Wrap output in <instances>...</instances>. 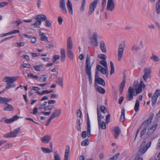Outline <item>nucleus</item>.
<instances>
[{
	"label": "nucleus",
	"instance_id": "obj_1",
	"mask_svg": "<svg viewBox=\"0 0 160 160\" xmlns=\"http://www.w3.org/2000/svg\"><path fill=\"white\" fill-rule=\"evenodd\" d=\"M145 86V84L142 82H140V86L137 88H135V90L132 89V88L130 87L129 88L127 92V98L128 101L131 100L133 98V96L137 95V94L141 93L142 90V87L143 86V88Z\"/></svg>",
	"mask_w": 160,
	"mask_h": 160
},
{
	"label": "nucleus",
	"instance_id": "obj_2",
	"mask_svg": "<svg viewBox=\"0 0 160 160\" xmlns=\"http://www.w3.org/2000/svg\"><path fill=\"white\" fill-rule=\"evenodd\" d=\"M17 79L18 77H16L6 76L4 77L3 79V81L6 82L7 84L5 90H7L15 87V85L13 82Z\"/></svg>",
	"mask_w": 160,
	"mask_h": 160
},
{
	"label": "nucleus",
	"instance_id": "obj_3",
	"mask_svg": "<svg viewBox=\"0 0 160 160\" xmlns=\"http://www.w3.org/2000/svg\"><path fill=\"white\" fill-rule=\"evenodd\" d=\"M98 121L99 129L104 130L106 128V122L103 121L104 118L103 116L98 109L97 110Z\"/></svg>",
	"mask_w": 160,
	"mask_h": 160
},
{
	"label": "nucleus",
	"instance_id": "obj_4",
	"mask_svg": "<svg viewBox=\"0 0 160 160\" xmlns=\"http://www.w3.org/2000/svg\"><path fill=\"white\" fill-rule=\"evenodd\" d=\"M35 19L37 20L36 22L31 24V26H33L34 28H39V26L42 24V21L46 20L48 18L47 16L44 15L38 14L36 16Z\"/></svg>",
	"mask_w": 160,
	"mask_h": 160
},
{
	"label": "nucleus",
	"instance_id": "obj_5",
	"mask_svg": "<svg viewBox=\"0 0 160 160\" xmlns=\"http://www.w3.org/2000/svg\"><path fill=\"white\" fill-rule=\"evenodd\" d=\"M99 62L103 67L100 65H97L96 67H97V69L103 74H106L108 70V67L106 60L100 61Z\"/></svg>",
	"mask_w": 160,
	"mask_h": 160
},
{
	"label": "nucleus",
	"instance_id": "obj_6",
	"mask_svg": "<svg viewBox=\"0 0 160 160\" xmlns=\"http://www.w3.org/2000/svg\"><path fill=\"white\" fill-rule=\"evenodd\" d=\"M146 143L145 141H143L139 147V151L138 154L139 156L142 155L146 152L147 149L150 147L152 142L150 141L145 145Z\"/></svg>",
	"mask_w": 160,
	"mask_h": 160
},
{
	"label": "nucleus",
	"instance_id": "obj_7",
	"mask_svg": "<svg viewBox=\"0 0 160 160\" xmlns=\"http://www.w3.org/2000/svg\"><path fill=\"white\" fill-rule=\"evenodd\" d=\"M125 47L126 42L125 41H123L120 44L118 49V60L119 61H120L122 58Z\"/></svg>",
	"mask_w": 160,
	"mask_h": 160
},
{
	"label": "nucleus",
	"instance_id": "obj_8",
	"mask_svg": "<svg viewBox=\"0 0 160 160\" xmlns=\"http://www.w3.org/2000/svg\"><path fill=\"white\" fill-rule=\"evenodd\" d=\"M94 62V61L91 63L90 57L88 54L87 55L85 66V71L86 74L91 73V68Z\"/></svg>",
	"mask_w": 160,
	"mask_h": 160
},
{
	"label": "nucleus",
	"instance_id": "obj_9",
	"mask_svg": "<svg viewBox=\"0 0 160 160\" xmlns=\"http://www.w3.org/2000/svg\"><path fill=\"white\" fill-rule=\"evenodd\" d=\"M20 130V128H18L12 131L4 134L3 137L4 138H12L16 137L18 134Z\"/></svg>",
	"mask_w": 160,
	"mask_h": 160
},
{
	"label": "nucleus",
	"instance_id": "obj_10",
	"mask_svg": "<svg viewBox=\"0 0 160 160\" xmlns=\"http://www.w3.org/2000/svg\"><path fill=\"white\" fill-rule=\"evenodd\" d=\"M98 34L97 33H94L93 36L90 39V43L91 45L94 47L98 46V43L97 41Z\"/></svg>",
	"mask_w": 160,
	"mask_h": 160
},
{
	"label": "nucleus",
	"instance_id": "obj_11",
	"mask_svg": "<svg viewBox=\"0 0 160 160\" xmlns=\"http://www.w3.org/2000/svg\"><path fill=\"white\" fill-rule=\"evenodd\" d=\"M98 0H95L91 2L89 6V10L88 13V15H91L96 8Z\"/></svg>",
	"mask_w": 160,
	"mask_h": 160
},
{
	"label": "nucleus",
	"instance_id": "obj_12",
	"mask_svg": "<svg viewBox=\"0 0 160 160\" xmlns=\"http://www.w3.org/2000/svg\"><path fill=\"white\" fill-rule=\"evenodd\" d=\"M59 7L63 13L65 14L67 13L65 0H60Z\"/></svg>",
	"mask_w": 160,
	"mask_h": 160
},
{
	"label": "nucleus",
	"instance_id": "obj_13",
	"mask_svg": "<svg viewBox=\"0 0 160 160\" xmlns=\"http://www.w3.org/2000/svg\"><path fill=\"white\" fill-rule=\"evenodd\" d=\"M66 5L68 12L71 15H72L73 13L72 5L70 0H68Z\"/></svg>",
	"mask_w": 160,
	"mask_h": 160
},
{
	"label": "nucleus",
	"instance_id": "obj_14",
	"mask_svg": "<svg viewBox=\"0 0 160 160\" xmlns=\"http://www.w3.org/2000/svg\"><path fill=\"white\" fill-rule=\"evenodd\" d=\"M114 8V4L113 0H108L107 9L112 11Z\"/></svg>",
	"mask_w": 160,
	"mask_h": 160
},
{
	"label": "nucleus",
	"instance_id": "obj_15",
	"mask_svg": "<svg viewBox=\"0 0 160 160\" xmlns=\"http://www.w3.org/2000/svg\"><path fill=\"white\" fill-rule=\"evenodd\" d=\"M19 118V117L17 115H15L12 118L10 119H6L5 118H3L4 120L5 123H11Z\"/></svg>",
	"mask_w": 160,
	"mask_h": 160
},
{
	"label": "nucleus",
	"instance_id": "obj_16",
	"mask_svg": "<svg viewBox=\"0 0 160 160\" xmlns=\"http://www.w3.org/2000/svg\"><path fill=\"white\" fill-rule=\"evenodd\" d=\"M61 113V111L59 109H57L54 110L50 116L53 119L56 117L59 116Z\"/></svg>",
	"mask_w": 160,
	"mask_h": 160
},
{
	"label": "nucleus",
	"instance_id": "obj_17",
	"mask_svg": "<svg viewBox=\"0 0 160 160\" xmlns=\"http://www.w3.org/2000/svg\"><path fill=\"white\" fill-rule=\"evenodd\" d=\"M51 137L50 135H46L40 138L41 141L44 143H48L50 141Z\"/></svg>",
	"mask_w": 160,
	"mask_h": 160
},
{
	"label": "nucleus",
	"instance_id": "obj_18",
	"mask_svg": "<svg viewBox=\"0 0 160 160\" xmlns=\"http://www.w3.org/2000/svg\"><path fill=\"white\" fill-rule=\"evenodd\" d=\"M97 83L99 84L102 86H105V82L104 80L101 78H98L95 79V86L97 85Z\"/></svg>",
	"mask_w": 160,
	"mask_h": 160
},
{
	"label": "nucleus",
	"instance_id": "obj_19",
	"mask_svg": "<svg viewBox=\"0 0 160 160\" xmlns=\"http://www.w3.org/2000/svg\"><path fill=\"white\" fill-rule=\"evenodd\" d=\"M115 133L114 136L115 138H117L121 132V130L118 126H116L114 127V129Z\"/></svg>",
	"mask_w": 160,
	"mask_h": 160
},
{
	"label": "nucleus",
	"instance_id": "obj_20",
	"mask_svg": "<svg viewBox=\"0 0 160 160\" xmlns=\"http://www.w3.org/2000/svg\"><path fill=\"white\" fill-rule=\"evenodd\" d=\"M158 127V125L155 124L152 126V128L148 130V131L147 132V134H148L149 136L153 133L154 131Z\"/></svg>",
	"mask_w": 160,
	"mask_h": 160
},
{
	"label": "nucleus",
	"instance_id": "obj_21",
	"mask_svg": "<svg viewBox=\"0 0 160 160\" xmlns=\"http://www.w3.org/2000/svg\"><path fill=\"white\" fill-rule=\"evenodd\" d=\"M87 123L88 126V135H91V127L89 118L88 114H87Z\"/></svg>",
	"mask_w": 160,
	"mask_h": 160
},
{
	"label": "nucleus",
	"instance_id": "obj_22",
	"mask_svg": "<svg viewBox=\"0 0 160 160\" xmlns=\"http://www.w3.org/2000/svg\"><path fill=\"white\" fill-rule=\"evenodd\" d=\"M60 54L61 56V61L62 62H63L64 61L66 57L65 51L64 48H62L60 49Z\"/></svg>",
	"mask_w": 160,
	"mask_h": 160
},
{
	"label": "nucleus",
	"instance_id": "obj_23",
	"mask_svg": "<svg viewBox=\"0 0 160 160\" xmlns=\"http://www.w3.org/2000/svg\"><path fill=\"white\" fill-rule=\"evenodd\" d=\"M126 82V78H123L122 81V82L119 88L120 93L122 94V93L123 91V90L124 85Z\"/></svg>",
	"mask_w": 160,
	"mask_h": 160
},
{
	"label": "nucleus",
	"instance_id": "obj_24",
	"mask_svg": "<svg viewBox=\"0 0 160 160\" xmlns=\"http://www.w3.org/2000/svg\"><path fill=\"white\" fill-rule=\"evenodd\" d=\"M69 151L70 147L68 145L66 147L64 155V160H68Z\"/></svg>",
	"mask_w": 160,
	"mask_h": 160
},
{
	"label": "nucleus",
	"instance_id": "obj_25",
	"mask_svg": "<svg viewBox=\"0 0 160 160\" xmlns=\"http://www.w3.org/2000/svg\"><path fill=\"white\" fill-rule=\"evenodd\" d=\"M67 49H72V42L70 37L68 38L67 40Z\"/></svg>",
	"mask_w": 160,
	"mask_h": 160
},
{
	"label": "nucleus",
	"instance_id": "obj_26",
	"mask_svg": "<svg viewBox=\"0 0 160 160\" xmlns=\"http://www.w3.org/2000/svg\"><path fill=\"white\" fill-rule=\"evenodd\" d=\"M39 35L41 36L40 39L42 41H44L46 40L47 41H48V37L46 36V33L42 32L41 31H40L39 32Z\"/></svg>",
	"mask_w": 160,
	"mask_h": 160
},
{
	"label": "nucleus",
	"instance_id": "obj_27",
	"mask_svg": "<svg viewBox=\"0 0 160 160\" xmlns=\"http://www.w3.org/2000/svg\"><path fill=\"white\" fill-rule=\"evenodd\" d=\"M100 46L102 51L104 53H106V49L104 42L101 41L100 44Z\"/></svg>",
	"mask_w": 160,
	"mask_h": 160
},
{
	"label": "nucleus",
	"instance_id": "obj_28",
	"mask_svg": "<svg viewBox=\"0 0 160 160\" xmlns=\"http://www.w3.org/2000/svg\"><path fill=\"white\" fill-rule=\"evenodd\" d=\"M96 89L98 91L99 93L103 94L105 93V90L100 87L98 86L97 85L95 86Z\"/></svg>",
	"mask_w": 160,
	"mask_h": 160
},
{
	"label": "nucleus",
	"instance_id": "obj_29",
	"mask_svg": "<svg viewBox=\"0 0 160 160\" xmlns=\"http://www.w3.org/2000/svg\"><path fill=\"white\" fill-rule=\"evenodd\" d=\"M150 59L155 62H158L160 61V59L159 57L152 54L150 58Z\"/></svg>",
	"mask_w": 160,
	"mask_h": 160
},
{
	"label": "nucleus",
	"instance_id": "obj_30",
	"mask_svg": "<svg viewBox=\"0 0 160 160\" xmlns=\"http://www.w3.org/2000/svg\"><path fill=\"white\" fill-rule=\"evenodd\" d=\"M72 49H67V55L70 59L72 60L73 58V54L72 51Z\"/></svg>",
	"mask_w": 160,
	"mask_h": 160
},
{
	"label": "nucleus",
	"instance_id": "obj_31",
	"mask_svg": "<svg viewBox=\"0 0 160 160\" xmlns=\"http://www.w3.org/2000/svg\"><path fill=\"white\" fill-rule=\"evenodd\" d=\"M42 151L44 153H50L52 152L53 150L52 149H50L48 148H44L42 147L41 148Z\"/></svg>",
	"mask_w": 160,
	"mask_h": 160
},
{
	"label": "nucleus",
	"instance_id": "obj_32",
	"mask_svg": "<svg viewBox=\"0 0 160 160\" xmlns=\"http://www.w3.org/2000/svg\"><path fill=\"white\" fill-rule=\"evenodd\" d=\"M44 21H45V26L46 27L50 28L52 27V22L50 20L47 19Z\"/></svg>",
	"mask_w": 160,
	"mask_h": 160
},
{
	"label": "nucleus",
	"instance_id": "obj_33",
	"mask_svg": "<svg viewBox=\"0 0 160 160\" xmlns=\"http://www.w3.org/2000/svg\"><path fill=\"white\" fill-rule=\"evenodd\" d=\"M144 74L146 75L149 76V75L151 73V70L150 68H145L143 70Z\"/></svg>",
	"mask_w": 160,
	"mask_h": 160
},
{
	"label": "nucleus",
	"instance_id": "obj_34",
	"mask_svg": "<svg viewBox=\"0 0 160 160\" xmlns=\"http://www.w3.org/2000/svg\"><path fill=\"white\" fill-rule=\"evenodd\" d=\"M7 106L4 107L3 108L4 111H11L13 110V107L10 104L7 105Z\"/></svg>",
	"mask_w": 160,
	"mask_h": 160
},
{
	"label": "nucleus",
	"instance_id": "obj_35",
	"mask_svg": "<svg viewBox=\"0 0 160 160\" xmlns=\"http://www.w3.org/2000/svg\"><path fill=\"white\" fill-rule=\"evenodd\" d=\"M156 11L158 14L160 13V0H158L156 4Z\"/></svg>",
	"mask_w": 160,
	"mask_h": 160
},
{
	"label": "nucleus",
	"instance_id": "obj_36",
	"mask_svg": "<svg viewBox=\"0 0 160 160\" xmlns=\"http://www.w3.org/2000/svg\"><path fill=\"white\" fill-rule=\"evenodd\" d=\"M140 47L138 46L136 44H134L131 47V50L132 51L137 52L140 50Z\"/></svg>",
	"mask_w": 160,
	"mask_h": 160
},
{
	"label": "nucleus",
	"instance_id": "obj_37",
	"mask_svg": "<svg viewBox=\"0 0 160 160\" xmlns=\"http://www.w3.org/2000/svg\"><path fill=\"white\" fill-rule=\"evenodd\" d=\"M148 127V126L147 125H145L143 127L142 130L140 135V137H143L144 135L145 134L146 132V129Z\"/></svg>",
	"mask_w": 160,
	"mask_h": 160
},
{
	"label": "nucleus",
	"instance_id": "obj_38",
	"mask_svg": "<svg viewBox=\"0 0 160 160\" xmlns=\"http://www.w3.org/2000/svg\"><path fill=\"white\" fill-rule=\"evenodd\" d=\"M139 102L138 100H137L134 107L135 111L136 112H138L139 107Z\"/></svg>",
	"mask_w": 160,
	"mask_h": 160
},
{
	"label": "nucleus",
	"instance_id": "obj_39",
	"mask_svg": "<svg viewBox=\"0 0 160 160\" xmlns=\"http://www.w3.org/2000/svg\"><path fill=\"white\" fill-rule=\"evenodd\" d=\"M56 83L58 85L63 87V79L60 78H58L57 80L56 81Z\"/></svg>",
	"mask_w": 160,
	"mask_h": 160
},
{
	"label": "nucleus",
	"instance_id": "obj_40",
	"mask_svg": "<svg viewBox=\"0 0 160 160\" xmlns=\"http://www.w3.org/2000/svg\"><path fill=\"white\" fill-rule=\"evenodd\" d=\"M125 119V110L123 108L122 111V114L120 118V121L123 122Z\"/></svg>",
	"mask_w": 160,
	"mask_h": 160
},
{
	"label": "nucleus",
	"instance_id": "obj_41",
	"mask_svg": "<svg viewBox=\"0 0 160 160\" xmlns=\"http://www.w3.org/2000/svg\"><path fill=\"white\" fill-rule=\"evenodd\" d=\"M89 143V141L88 139H86L82 141L81 143V145L82 146H87Z\"/></svg>",
	"mask_w": 160,
	"mask_h": 160
},
{
	"label": "nucleus",
	"instance_id": "obj_42",
	"mask_svg": "<svg viewBox=\"0 0 160 160\" xmlns=\"http://www.w3.org/2000/svg\"><path fill=\"white\" fill-rule=\"evenodd\" d=\"M42 64H40L39 65L34 66L33 67L36 71L39 72L41 71L40 68L42 67Z\"/></svg>",
	"mask_w": 160,
	"mask_h": 160
},
{
	"label": "nucleus",
	"instance_id": "obj_43",
	"mask_svg": "<svg viewBox=\"0 0 160 160\" xmlns=\"http://www.w3.org/2000/svg\"><path fill=\"white\" fill-rule=\"evenodd\" d=\"M111 71L110 74L112 75L114 72V65L112 61L110 62Z\"/></svg>",
	"mask_w": 160,
	"mask_h": 160
},
{
	"label": "nucleus",
	"instance_id": "obj_44",
	"mask_svg": "<svg viewBox=\"0 0 160 160\" xmlns=\"http://www.w3.org/2000/svg\"><path fill=\"white\" fill-rule=\"evenodd\" d=\"M154 116V115L152 114L149 117L147 121L145 122L147 124L146 125L148 126V124L151 123Z\"/></svg>",
	"mask_w": 160,
	"mask_h": 160
},
{
	"label": "nucleus",
	"instance_id": "obj_45",
	"mask_svg": "<svg viewBox=\"0 0 160 160\" xmlns=\"http://www.w3.org/2000/svg\"><path fill=\"white\" fill-rule=\"evenodd\" d=\"M47 78L48 77L46 75H43L40 78L39 81L41 82H44L46 81Z\"/></svg>",
	"mask_w": 160,
	"mask_h": 160
},
{
	"label": "nucleus",
	"instance_id": "obj_46",
	"mask_svg": "<svg viewBox=\"0 0 160 160\" xmlns=\"http://www.w3.org/2000/svg\"><path fill=\"white\" fill-rule=\"evenodd\" d=\"M85 0H82L81 6L80 9V11L81 12H83L84 10L85 3L86 2Z\"/></svg>",
	"mask_w": 160,
	"mask_h": 160
},
{
	"label": "nucleus",
	"instance_id": "obj_47",
	"mask_svg": "<svg viewBox=\"0 0 160 160\" xmlns=\"http://www.w3.org/2000/svg\"><path fill=\"white\" fill-rule=\"evenodd\" d=\"M81 136L83 138H86L87 136H88V137L90 136L89 135H88V132L87 133L86 131H83L81 133Z\"/></svg>",
	"mask_w": 160,
	"mask_h": 160
},
{
	"label": "nucleus",
	"instance_id": "obj_48",
	"mask_svg": "<svg viewBox=\"0 0 160 160\" xmlns=\"http://www.w3.org/2000/svg\"><path fill=\"white\" fill-rule=\"evenodd\" d=\"M54 160H61L60 159V156L56 152H54Z\"/></svg>",
	"mask_w": 160,
	"mask_h": 160
},
{
	"label": "nucleus",
	"instance_id": "obj_49",
	"mask_svg": "<svg viewBox=\"0 0 160 160\" xmlns=\"http://www.w3.org/2000/svg\"><path fill=\"white\" fill-rule=\"evenodd\" d=\"M98 58L101 59L102 60H105L106 59V55L103 54H99L98 55Z\"/></svg>",
	"mask_w": 160,
	"mask_h": 160
},
{
	"label": "nucleus",
	"instance_id": "obj_50",
	"mask_svg": "<svg viewBox=\"0 0 160 160\" xmlns=\"http://www.w3.org/2000/svg\"><path fill=\"white\" fill-rule=\"evenodd\" d=\"M140 84H139L138 81H135L133 83L132 89H134V90H135V88H137L139 87V86H140Z\"/></svg>",
	"mask_w": 160,
	"mask_h": 160
},
{
	"label": "nucleus",
	"instance_id": "obj_51",
	"mask_svg": "<svg viewBox=\"0 0 160 160\" xmlns=\"http://www.w3.org/2000/svg\"><path fill=\"white\" fill-rule=\"evenodd\" d=\"M157 97L153 95L152 98V105L153 106L156 102V101L157 99Z\"/></svg>",
	"mask_w": 160,
	"mask_h": 160
},
{
	"label": "nucleus",
	"instance_id": "obj_52",
	"mask_svg": "<svg viewBox=\"0 0 160 160\" xmlns=\"http://www.w3.org/2000/svg\"><path fill=\"white\" fill-rule=\"evenodd\" d=\"M60 56L58 55H55L53 56L52 59L53 62H55L56 60L59 59Z\"/></svg>",
	"mask_w": 160,
	"mask_h": 160
},
{
	"label": "nucleus",
	"instance_id": "obj_53",
	"mask_svg": "<svg viewBox=\"0 0 160 160\" xmlns=\"http://www.w3.org/2000/svg\"><path fill=\"white\" fill-rule=\"evenodd\" d=\"M24 45L25 43L24 42H17L14 43V46L17 47H22Z\"/></svg>",
	"mask_w": 160,
	"mask_h": 160
},
{
	"label": "nucleus",
	"instance_id": "obj_54",
	"mask_svg": "<svg viewBox=\"0 0 160 160\" xmlns=\"http://www.w3.org/2000/svg\"><path fill=\"white\" fill-rule=\"evenodd\" d=\"M37 93L39 95H42L46 93H48V90H44L42 92L38 91L37 92Z\"/></svg>",
	"mask_w": 160,
	"mask_h": 160
},
{
	"label": "nucleus",
	"instance_id": "obj_55",
	"mask_svg": "<svg viewBox=\"0 0 160 160\" xmlns=\"http://www.w3.org/2000/svg\"><path fill=\"white\" fill-rule=\"evenodd\" d=\"M53 106L51 105H49L47 107H45V110L46 111H50L52 109Z\"/></svg>",
	"mask_w": 160,
	"mask_h": 160
},
{
	"label": "nucleus",
	"instance_id": "obj_56",
	"mask_svg": "<svg viewBox=\"0 0 160 160\" xmlns=\"http://www.w3.org/2000/svg\"><path fill=\"white\" fill-rule=\"evenodd\" d=\"M21 57L26 59L28 61H29L30 60V57L28 55H24L21 56Z\"/></svg>",
	"mask_w": 160,
	"mask_h": 160
},
{
	"label": "nucleus",
	"instance_id": "obj_57",
	"mask_svg": "<svg viewBox=\"0 0 160 160\" xmlns=\"http://www.w3.org/2000/svg\"><path fill=\"white\" fill-rule=\"evenodd\" d=\"M12 100L11 98H5L4 103L5 105H8V102H11Z\"/></svg>",
	"mask_w": 160,
	"mask_h": 160
},
{
	"label": "nucleus",
	"instance_id": "obj_58",
	"mask_svg": "<svg viewBox=\"0 0 160 160\" xmlns=\"http://www.w3.org/2000/svg\"><path fill=\"white\" fill-rule=\"evenodd\" d=\"M77 117H78L79 118V119L81 118L82 116V112L80 109L77 110Z\"/></svg>",
	"mask_w": 160,
	"mask_h": 160
},
{
	"label": "nucleus",
	"instance_id": "obj_59",
	"mask_svg": "<svg viewBox=\"0 0 160 160\" xmlns=\"http://www.w3.org/2000/svg\"><path fill=\"white\" fill-rule=\"evenodd\" d=\"M100 109L103 113H104L106 112L107 109L105 106H102L100 108Z\"/></svg>",
	"mask_w": 160,
	"mask_h": 160
},
{
	"label": "nucleus",
	"instance_id": "obj_60",
	"mask_svg": "<svg viewBox=\"0 0 160 160\" xmlns=\"http://www.w3.org/2000/svg\"><path fill=\"white\" fill-rule=\"evenodd\" d=\"M153 95L158 98L160 95V90H157Z\"/></svg>",
	"mask_w": 160,
	"mask_h": 160
},
{
	"label": "nucleus",
	"instance_id": "obj_61",
	"mask_svg": "<svg viewBox=\"0 0 160 160\" xmlns=\"http://www.w3.org/2000/svg\"><path fill=\"white\" fill-rule=\"evenodd\" d=\"M8 5V3L6 2H0V8L4 7Z\"/></svg>",
	"mask_w": 160,
	"mask_h": 160
},
{
	"label": "nucleus",
	"instance_id": "obj_62",
	"mask_svg": "<svg viewBox=\"0 0 160 160\" xmlns=\"http://www.w3.org/2000/svg\"><path fill=\"white\" fill-rule=\"evenodd\" d=\"M110 118V116L109 113L106 117V122L107 123H108L109 122Z\"/></svg>",
	"mask_w": 160,
	"mask_h": 160
},
{
	"label": "nucleus",
	"instance_id": "obj_63",
	"mask_svg": "<svg viewBox=\"0 0 160 160\" xmlns=\"http://www.w3.org/2000/svg\"><path fill=\"white\" fill-rule=\"evenodd\" d=\"M13 23L17 24V26H18L19 25L22 23V22L20 20H16L14 21Z\"/></svg>",
	"mask_w": 160,
	"mask_h": 160
},
{
	"label": "nucleus",
	"instance_id": "obj_64",
	"mask_svg": "<svg viewBox=\"0 0 160 160\" xmlns=\"http://www.w3.org/2000/svg\"><path fill=\"white\" fill-rule=\"evenodd\" d=\"M22 66L23 68H30L31 67V65L29 64L24 63L22 64Z\"/></svg>",
	"mask_w": 160,
	"mask_h": 160
}]
</instances>
